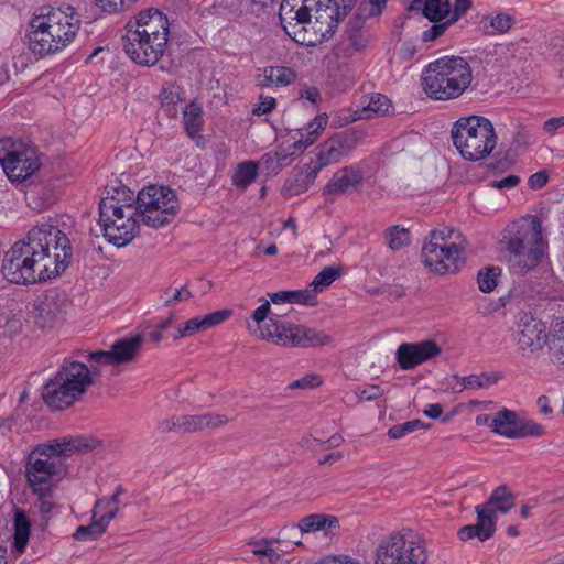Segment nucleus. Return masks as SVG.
<instances>
[{"instance_id":"34","label":"nucleus","mask_w":564,"mask_h":564,"mask_svg":"<svg viewBox=\"0 0 564 564\" xmlns=\"http://www.w3.org/2000/svg\"><path fill=\"white\" fill-rule=\"evenodd\" d=\"M204 111L199 104L192 101L183 112L184 128L187 135L193 139H202L200 131L204 126Z\"/></svg>"},{"instance_id":"52","label":"nucleus","mask_w":564,"mask_h":564,"mask_svg":"<svg viewBox=\"0 0 564 564\" xmlns=\"http://www.w3.org/2000/svg\"><path fill=\"white\" fill-rule=\"evenodd\" d=\"M355 393L359 401H373L383 395V390L379 384H367L357 387Z\"/></svg>"},{"instance_id":"9","label":"nucleus","mask_w":564,"mask_h":564,"mask_svg":"<svg viewBox=\"0 0 564 564\" xmlns=\"http://www.w3.org/2000/svg\"><path fill=\"white\" fill-rule=\"evenodd\" d=\"M453 229H433L422 247V261L434 274L457 273L465 264V248L451 241Z\"/></svg>"},{"instance_id":"43","label":"nucleus","mask_w":564,"mask_h":564,"mask_svg":"<svg viewBox=\"0 0 564 564\" xmlns=\"http://www.w3.org/2000/svg\"><path fill=\"white\" fill-rule=\"evenodd\" d=\"M501 275V269L498 267H489L480 270L477 275L478 288L484 293L492 292Z\"/></svg>"},{"instance_id":"58","label":"nucleus","mask_w":564,"mask_h":564,"mask_svg":"<svg viewBox=\"0 0 564 564\" xmlns=\"http://www.w3.org/2000/svg\"><path fill=\"white\" fill-rule=\"evenodd\" d=\"M561 129L564 130V116L549 118L542 126L543 132L550 137L555 135Z\"/></svg>"},{"instance_id":"4","label":"nucleus","mask_w":564,"mask_h":564,"mask_svg":"<svg viewBox=\"0 0 564 564\" xmlns=\"http://www.w3.org/2000/svg\"><path fill=\"white\" fill-rule=\"evenodd\" d=\"M500 242L508 252L509 269L518 275L535 269L546 256L547 242L543 239L542 223L538 216L508 225Z\"/></svg>"},{"instance_id":"28","label":"nucleus","mask_w":564,"mask_h":564,"mask_svg":"<svg viewBox=\"0 0 564 564\" xmlns=\"http://www.w3.org/2000/svg\"><path fill=\"white\" fill-rule=\"evenodd\" d=\"M183 434L196 433L206 429H216L228 422V419L221 414L203 413L195 415H181Z\"/></svg>"},{"instance_id":"39","label":"nucleus","mask_w":564,"mask_h":564,"mask_svg":"<svg viewBox=\"0 0 564 564\" xmlns=\"http://www.w3.org/2000/svg\"><path fill=\"white\" fill-rule=\"evenodd\" d=\"M388 247L398 251L411 243V234L408 229L398 225L387 228L383 232Z\"/></svg>"},{"instance_id":"46","label":"nucleus","mask_w":564,"mask_h":564,"mask_svg":"<svg viewBox=\"0 0 564 564\" xmlns=\"http://www.w3.org/2000/svg\"><path fill=\"white\" fill-rule=\"evenodd\" d=\"M139 0H95L96 6L105 13H119L131 9Z\"/></svg>"},{"instance_id":"10","label":"nucleus","mask_w":564,"mask_h":564,"mask_svg":"<svg viewBox=\"0 0 564 564\" xmlns=\"http://www.w3.org/2000/svg\"><path fill=\"white\" fill-rule=\"evenodd\" d=\"M134 204L143 223L152 228L169 225L180 210L176 193L166 186L150 185L142 188Z\"/></svg>"},{"instance_id":"14","label":"nucleus","mask_w":564,"mask_h":564,"mask_svg":"<svg viewBox=\"0 0 564 564\" xmlns=\"http://www.w3.org/2000/svg\"><path fill=\"white\" fill-rule=\"evenodd\" d=\"M307 8L303 0H282L279 19L284 32L294 42L304 46H316L321 44V37L316 35Z\"/></svg>"},{"instance_id":"53","label":"nucleus","mask_w":564,"mask_h":564,"mask_svg":"<svg viewBox=\"0 0 564 564\" xmlns=\"http://www.w3.org/2000/svg\"><path fill=\"white\" fill-rule=\"evenodd\" d=\"M453 25L448 20L445 22H434V24L422 33V40L424 42L434 41L445 33V31Z\"/></svg>"},{"instance_id":"40","label":"nucleus","mask_w":564,"mask_h":564,"mask_svg":"<svg viewBox=\"0 0 564 564\" xmlns=\"http://www.w3.org/2000/svg\"><path fill=\"white\" fill-rule=\"evenodd\" d=\"M258 175V165L253 161H245L239 163L235 174L232 175V183L237 187L246 188L254 182Z\"/></svg>"},{"instance_id":"24","label":"nucleus","mask_w":564,"mask_h":564,"mask_svg":"<svg viewBox=\"0 0 564 564\" xmlns=\"http://www.w3.org/2000/svg\"><path fill=\"white\" fill-rule=\"evenodd\" d=\"M232 315L230 310H220L204 316H197L180 325L172 334L173 339L191 337L198 332H204L220 325Z\"/></svg>"},{"instance_id":"60","label":"nucleus","mask_w":564,"mask_h":564,"mask_svg":"<svg viewBox=\"0 0 564 564\" xmlns=\"http://www.w3.org/2000/svg\"><path fill=\"white\" fill-rule=\"evenodd\" d=\"M454 378L457 380V383H459V386H460L458 391H463L465 389H482L484 388V383L478 381L477 375H470V376H466V377L455 376Z\"/></svg>"},{"instance_id":"11","label":"nucleus","mask_w":564,"mask_h":564,"mask_svg":"<svg viewBox=\"0 0 564 564\" xmlns=\"http://www.w3.org/2000/svg\"><path fill=\"white\" fill-rule=\"evenodd\" d=\"M427 551L422 538L412 530L394 532L377 549L375 564H426Z\"/></svg>"},{"instance_id":"51","label":"nucleus","mask_w":564,"mask_h":564,"mask_svg":"<svg viewBox=\"0 0 564 564\" xmlns=\"http://www.w3.org/2000/svg\"><path fill=\"white\" fill-rule=\"evenodd\" d=\"M95 517L101 513H109L113 511V518L119 511V496L113 494L111 497H104L95 503Z\"/></svg>"},{"instance_id":"57","label":"nucleus","mask_w":564,"mask_h":564,"mask_svg":"<svg viewBox=\"0 0 564 564\" xmlns=\"http://www.w3.org/2000/svg\"><path fill=\"white\" fill-rule=\"evenodd\" d=\"M159 431L162 433L176 432L183 434V425L181 422V415L164 419L159 423Z\"/></svg>"},{"instance_id":"36","label":"nucleus","mask_w":564,"mask_h":564,"mask_svg":"<svg viewBox=\"0 0 564 564\" xmlns=\"http://www.w3.org/2000/svg\"><path fill=\"white\" fill-rule=\"evenodd\" d=\"M31 523L23 510H17L14 517L13 547L18 554L24 553L29 538Z\"/></svg>"},{"instance_id":"38","label":"nucleus","mask_w":564,"mask_h":564,"mask_svg":"<svg viewBox=\"0 0 564 564\" xmlns=\"http://www.w3.org/2000/svg\"><path fill=\"white\" fill-rule=\"evenodd\" d=\"M475 509L477 513V522L475 525L486 541L496 532L497 514L495 510H490L484 505H478Z\"/></svg>"},{"instance_id":"30","label":"nucleus","mask_w":564,"mask_h":564,"mask_svg":"<svg viewBox=\"0 0 564 564\" xmlns=\"http://www.w3.org/2000/svg\"><path fill=\"white\" fill-rule=\"evenodd\" d=\"M112 519L113 511L95 517L94 510L91 523L89 525H79L73 536L77 541L96 540L104 534L107 525Z\"/></svg>"},{"instance_id":"22","label":"nucleus","mask_w":564,"mask_h":564,"mask_svg":"<svg viewBox=\"0 0 564 564\" xmlns=\"http://www.w3.org/2000/svg\"><path fill=\"white\" fill-rule=\"evenodd\" d=\"M441 352V347L434 340H422L401 344L397 349L395 357L402 370H410L434 359Z\"/></svg>"},{"instance_id":"19","label":"nucleus","mask_w":564,"mask_h":564,"mask_svg":"<svg viewBox=\"0 0 564 564\" xmlns=\"http://www.w3.org/2000/svg\"><path fill=\"white\" fill-rule=\"evenodd\" d=\"M303 2L308 7L307 13L313 20L316 35L323 43L335 33L339 20L345 18L340 7H332V0H303Z\"/></svg>"},{"instance_id":"18","label":"nucleus","mask_w":564,"mask_h":564,"mask_svg":"<svg viewBox=\"0 0 564 564\" xmlns=\"http://www.w3.org/2000/svg\"><path fill=\"white\" fill-rule=\"evenodd\" d=\"M144 338L137 334L116 340L109 350H96L87 355L89 361L100 365L118 366L135 359L142 349Z\"/></svg>"},{"instance_id":"32","label":"nucleus","mask_w":564,"mask_h":564,"mask_svg":"<svg viewBox=\"0 0 564 564\" xmlns=\"http://www.w3.org/2000/svg\"><path fill=\"white\" fill-rule=\"evenodd\" d=\"M301 533H313L322 530L338 528V519L335 516L313 513L302 518L297 525Z\"/></svg>"},{"instance_id":"42","label":"nucleus","mask_w":564,"mask_h":564,"mask_svg":"<svg viewBox=\"0 0 564 564\" xmlns=\"http://www.w3.org/2000/svg\"><path fill=\"white\" fill-rule=\"evenodd\" d=\"M340 267H325L312 281L315 292H322L341 276Z\"/></svg>"},{"instance_id":"33","label":"nucleus","mask_w":564,"mask_h":564,"mask_svg":"<svg viewBox=\"0 0 564 564\" xmlns=\"http://www.w3.org/2000/svg\"><path fill=\"white\" fill-rule=\"evenodd\" d=\"M328 122L326 113L316 116L305 128V133H301V138L294 141L290 148L295 149L300 152L313 144L318 138L322 130L325 129Z\"/></svg>"},{"instance_id":"1","label":"nucleus","mask_w":564,"mask_h":564,"mask_svg":"<svg viewBox=\"0 0 564 564\" xmlns=\"http://www.w3.org/2000/svg\"><path fill=\"white\" fill-rule=\"evenodd\" d=\"M70 258L68 237L57 226L41 223L4 253L1 272L10 283L34 284L58 276Z\"/></svg>"},{"instance_id":"48","label":"nucleus","mask_w":564,"mask_h":564,"mask_svg":"<svg viewBox=\"0 0 564 564\" xmlns=\"http://www.w3.org/2000/svg\"><path fill=\"white\" fill-rule=\"evenodd\" d=\"M392 107L390 99L381 94H372L369 97V102L366 107V111L371 112L376 116L387 115Z\"/></svg>"},{"instance_id":"35","label":"nucleus","mask_w":564,"mask_h":564,"mask_svg":"<svg viewBox=\"0 0 564 564\" xmlns=\"http://www.w3.org/2000/svg\"><path fill=\"white\" fill-rule=\"evenodd\" d=\"M514 24V17L507 12L485 15L480 20V28L485 34L507 33Z\"/></svg>"},{"instance_id":"16","label":"nucleus","mask_w":564,"mask_h":564,"mask_svg":"<svg viewBox=\"0 0 564 564\" xmlns=\"http://www.w3.org/2000/svg\"><path fill=\"white\" fill-rule=\"evenodd\" d=\"M126 54L134 63L142 66L155 65L164 55L167 43H159L152 36H143L139 29H127L122 36Z\"/></svg>"},{"instance_id":"21","label":"nucleus","mask_w":564,"mask_h":564,"mask_svg":"<svg viewBox=\"0 0 564 564\" xmlns=\"http://www.w3.org/2000/svg\"><path fill=\"white\" fill-rule=\"evenodd\" d=\"M170 23L167 17L158 9H148L141 11L133 19L129 20L126 24L127 29H139L140 34L143 36H152L153 40H158L159 43H167L170 33Z\"/></svg>"},{"instance_id":"55","label":"nucleus","mask_w":564,"mask_h":564,"mask_svg":"<svg viewBox=\"0 0 564 564\" xmlns=\"http://www.w3.org/2000/svg\"><path fill=\"white\" fill-rule=\"evenodd\" d=\"M291 303H299L305 305H315L316 304V292L313 290H299L291 291Z\"/></svg>"},{"instance_id":"45","label":"nucleus","mask_w":564,"mask_h":564,"mask_svg":"<svg viewBox=\"0 0 564 564\" xmlns=\"http://www.w3.org/2000/svg\"><path fill=\"white\" fill-rule=\"evenodd\" d=\"M388 0H365L357 8L356 14L362 19H369L381 14Z\"/></svg>"},{"instance_id":"3","label":"nucleus","mask_w":564,"mask_h":564,"mask_svg":"<svg viewBox=\"0 0 564 564\" xmlns=\"http://www.w3.org/2000/svg\"><path fill=\"white\" fill-rule=\"evenodd\" d=\"M80 25V15L72 6L42 8L30 22L29 46L40 56L58 53L74 42Z\"/></svg>"},{"instance_id":"54","label":"nucleus","mask_w":564,"mask_h":564,"mask_svg":"<svg viewBox=\"0 0 564 564\" xmlns=\"http://www.w3.org/2000/svg\"><path fill=\"white\" fill-rule=\"evenodd\" d=\"M473 6L471 0H455L453 8L451 7L449 23L457 22Z\"/></svg>"},{"instance_id":"63","label":"nucleus","mask_w":564,"mask_h":564,"mask_svg":"<svg viewBox=\"0 0 564 564\" xmlns=\"http://www.w3.org/2000/svg\"><path fill=\"white\" fill-rule=\"evenodd\" d=\"M322 383L321 378L317 375H308L303 377L300 380H296L290 384L292 389L294 388H315Z\"/></svg>"},{"instance_id":"13","label":"nucleus","mask_w":564,"mask_h":564,"mask_svg":"<svg viewBox=\"0 0 564 564\" xmlns=\"http://www.w3.org/2000/svg\"><path fill=\"white\" fill-rule=\"evenodd\" d=\"M0 164L11 182L25 181L41 166L33 147L12 139H0Z\"/></svg>"},{"instance_id":"44","label":"nucleus","mask_w":564,"mask_h":564,"mask_svg":"<svg viewBox=\"0 0 564 564\" xmlns=\"http://www.w3.org/2000/svg\"><path fill=\"white\" fill-rule=\"evenodd\" d=\"M278 542H280L279 539H261L256 542L257 549H254L252 553L258 556H267L270 564H281V553L271 546L273 543Z\"/></svg>"},{"instance_id":"61","label":"nucleus","mask_w":564,"mask_h":564,"mask_svg":"<svg viewBox=\"0 0 564 564\" xmlns=\"http://www.w3.org/2000/svg\"><path fill=\"white\" fill-rule=\"evenodd\" d=\"M549 174L545 171H539L532 174L528 180V186L532 189H540L547 184Z\"/></svg>"},{"instance_id":"6","label":"nucleus","mask_w":564,"mask_h":564,"mask_svg":"<svg viewBox=\"0 0 564 564\" xmlns=\"http://www.w3.org/2000/svg\"><path fill=\"white\" fill-rule=\"evenodd\" d=\"M133 192L121 186L115 194L101 198L99 203V225L105 238L116 247L127 246L138 234Z\"/></svg>"},{"instance_id":"31","label":"nucleus","mask_w":564,"mask_h":564,"mask_svg":"<svg viewBox=\"0 0 564 564\" xmlns=\"http://www.w3.org/2000/svg\"><path fill=\"white\" fill-rule=\"evenodd\" d=\"M482 505L495 510L496 514L497 512L506 514L514 507L516 495L506 485H500L492 490L488 500Z\"/></svg>"},{"instance_id":"64","label":"nucleus","mask_w":564,"mask_h":564,"mask_svg":"<svg viewBox=\"0 0 564 564\" xmlns=\"http://www.w3.org/2000/svg\"><path fill=\"white\" fill-rule=\"evenodd\" d=\"M318 564H360L359 561L352 560L349 556H327L323 558Z\"/></svg>"},{"instance_id":"7","label":"nucleus","mask_w":564,"mask_h":564,"mask_svg":"<svg viewBox=\"0 0 564 564\" xmlns=\"http://www.w3.org/2000/svg\"><path fill=\"white\" fill-rule=\"evenodd\" d=\"M93 375L94 370H89L84 362L65 359L43 387L44 402L55 411L73 405L94 383Z\"/></svg>"},{"instance_id":"8","label":"nucleus","mask_w":564,"mask_h":564,"mask_svg":"<svg viewBox=\"0 0 564 564\" xmlns=\"http://www.w3.org/2000/svg\"><path fill=\"white\" fill-rule=\"evenodd\" d=\"M451 137L462 158L467 161L487 158L497 145L491 121L480 116L459 118L452 128Z\"/></svg>"},{"instance_id":"5","label":"nucleus","mask_w":564,"mask_h":564,"mask_svg":"<svg viewBox=\"0 0 564 564\" xmlns=\"http://www.w3.org/2000/svg\"><path fill=\"white\" fill-rule=\"evenodd\" d=\"M423 91L434 100L460 97L470 86L473 70L460 56H444L429 63L422 72Z\"/></svg>"},{"instance_id":"59","label":"nucleus","mask_w":564,"mask_h":564,"mask_svg":"<svg viewBox=\"0 0 564 564\" xmlns=\"http://www.w3.org/2000/svg\"><path fill=\"white\" fill-rule=\"evenodd\" d=\"M276 106L275 98L271 96H260V102L257 105L252 112L253 115L261 116L271 112Z\"/></svg>"},{"instance_id":"17","label":"nucleus","mask_w":564,"mask_h":564,"mask_svg":"<svg viewBox=\"0 0 564 564\" xmlns=\"http://www.w3.org/2000/svg\"><path fill=\"white\" fill-rule=\"evenodd\" d=\"M544 426L532 420H525L517 412L507 408L495 414L494 433L507 438H523L529 436H542Z\"/></svg>"},{"instance_id":"20","label":"nucleus","mask_w":564,"mask_h":564,"mask_svg":"<svg viewBox=\"0 0 564 564\" xmlns=\"http://www.w3.org/2000/svg\"><path fill=\"white\" fill-rule=\"evenodd\" d=\"M517 346L523 356L543 348L546 343L545 324L530 314L520 315L517 324Z\"/></svg>"},{"instance_id":"15","label":"nucleus","mask_w":564,"mask_h":564,"mask_svg":"<svg viewBox=\"0 0 564 564\" xmlns=\"http://www.w3.org/2000/svg\"><path fill=\"white\" fill-rule=\"evenodd\" d=\"M362 139L364 132L355 129L335 133L315 148L313 165L321 172L323 167L338 163L348 156Z\"/></svg>"},{"instance_id":"27","label":"nucleus","mask_w":564,"mask_h":564,"mask_svg":"<svg viewBox=\"0 0 564 564\" xmlns=\"http://www.w3.org/2000/svg\"><path fill=\"white\" fill-rule=\"evenodd\" d=\"M296 74L285 66H268L257 75V85L260 87H283L292 84Z\"/></svg>"},{"instance_id":"29","label":"nucleus","mask_w":564,"mask_h":564,"mask_svg":"<svg viewBox=\"0 0 564 564\" xmlns=\"http://www.w3.org/2000/svg\"><path fill=\"white\" fill-rule=\"evenodd\" d=\"M451 7L449 0H412L409 9L421 11L431 22H441L449 18Z\"/></svg>"},{"instance_id":"62","label":"nucleus","mask_w":564,"mask_h":564,"mask_svg":"<svg viewBox=\"0 0 564 564\" xmlns=\"http://www.w3.org/2000/svg\"><path fill=\"white\" fill-rule=\"evenodd\" d=\"M271 313V305L269 301L263 303L252 313V319L258 324V329L262 328L260 324L264 322Z\"/></svg>"},{"instance_id":"2","label":"nucleus","mask_w":564,"mask_h":564,"mask_svg":"<svg viewBox=\"0 0 564 564\" xmlns=\"http://www.w3.org/2000/svg\"><path fill=\"white\" fill-rule=\"evenodd\" d=\"M99 445L95 438L68 436L37 444L25 457L24 476L34 507L43 519H50L57 509L56 490L68 474L65 456L86 453Z\"/></svg>"},{"instance_id":"50","label":"nucleus","mask_w":564,"mask_h":564,"mask_svg":"<svg viewBox=\"0 0 564 564\" xmlns=\"http://www.w3.org/2000/svg\"><path fill=\"white\" fill-rule=\"evenodd\" d=\"M549 349L551 360L554 364L564 367V326L558 330V334L553 338Z\"/></svg>"},{"instance_id":"47","label":"nucleus","mask_w":564,"mask_h":564,"mask_svg":"<svg viewBox=\"0 0 564 564\" xmlns=\"http://www.w3.org/2000/svg\"><path fill=\"white\" fill-rule=\"evenodd\" d=\"M160 100L163 108L175 113V106L182 100L178 88L173 84L165 85L160 93Z\"/></svg>"},{"instance_id":"37","label":"nucleus","mask_w":564,"mask_h":564,"mask_svg":"<svg viewBox=\"0 0 564 564\" xmlns=\"http://www.w3.org/2000/svg\"><path fill=\"white\" fill-rule=\"evenodd\" d=\"M367 19L359 18L357 14L352 21L347 25V39L349 46L355 52H360L367 47L369 43V36L362 31L364 23Z\"/></svg>"},{"instance_id":"23","label":"nucleus","mask_w":564,"mask_h":564,"mask_svg":"<svg viewBox=\"0 0 564 564\" xmlns=\"http://www.w3.org/2000/svg\"><path fill=\"white\" fill-rule=\"evenodd\" d=\"M68 299L65 293L56 291L47 293L35 306L36 322L41 327L51 326L66 311Z\"/></svg>"},{"instance_id":"49","label":"nucleus","mask_w":564,"mask_h":564,"mask_svg":"<svg viewBox=\"0 0 564 564\" xmlns=\"http://www.w3.org/2000/svg\"><path fill=\"white\" fill-rule=\"evenodd\" d=\"M426 427L421 420H412L402 424L393 425L389 429L388 435L390 438L399 440L406 434H410L417 429Z\"/></svg>"},{"instance_id":"56","label":"nucleus","mask_w":564,"mask_h":564,"mask_svg":"<svg viewBox=\"0 0 564 564\" xmlns=\"http://www.w3.org/2000/svg\"><path fill=\"white\" fill-rule=\"evenodd\" d=\"M193 296L192 292L187 289V285H183L180 289H175L167 299L164 300L165 306H172L181 302H185Z\"/></svg>"},{"instance_id":"41","label":"nucleus","mask_w":564,"mask_h":564,"mask_svg":"<svg viewBox=\"0 0 564 564\" xmlns=\"http://www.w3.org/2000/svg\"><path fill=\"white\" fill-rule=\"evenodd\" d=\"M300 153H301L300 151L292 149L290 147L288 149L280 148L273 154L272 153L264 154L262 160L267 164L275 163L276 166L273 167L272 170L275 173H278L285 166L290 165Z\"/></svg>"},{"instance_id":"26","label":"nucleus","mask_w":564,"mask_h":564,"mask_svg":"<svg viewBox=\"0 0 564 564\" xmlns=\"http://www.w3.org/2000/svg\"><path fill=\"white\" fill-rule=\"evenodd\" d=\"M364 180L357 166H345L336 171L324 188V195H344L355 191Z\"/></svg>"},{"instance_id":"25","label":"nucleus","mask_w":564,"mask_h":564,"mask_svg":"<svg viewBox=\"0 0 564 564\" xmlns=\"http://www.w3.org/2000/svg\"><path fill=\"white\" fill-rule=\"evenodd\" d=\"M319 171L313 165V161L308 164L295 166L286 178L282 193L285 197L301 195L308 191L314 184Z\"/></svg>"},{"instance_id":"12","label":"nucleus","mask_w":564,"mask_h":564,"mask_svg":"<svg viewBox=\"0 0 564 564\" xmlns=\"http://www.w3.org/2000/svg\"><path fill=\"white\" fill-rule=\"evenodd\" d=\"M260 338L275 345L303 348L322 347L332 343V337L322 330L273 318H270L264 328H260Z\"/></svg>"}]
</instances>
